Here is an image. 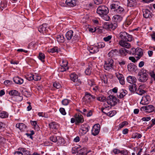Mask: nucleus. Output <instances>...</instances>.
Here are the masks:
<instances>
[{"mask_svg":"<svg viewBox=\"0 0 155 155\" xmlns=\"http://www.w3.org/2000/svg\"><path fill=\"white\" fill-rule=\"evenodd\" d=\"M120 3L118 2H115L111 4L110 5L111 9L116 14L122 15L124 13V9L119 5Z\"/></svg>","mask_w":155,"mask_h":155,"instance_id":"obj_1","label":"nucleus"},{"mask_svg":"<svg viewBox=\"0 0 155 155\" xmlns=\"http://www.w3.org/2000/svg\"><path fill=\"white\" fill-rule=\"evenodd\" d=\"M65 36L68 40H71L72 41H78L79 38L78 35L74 33L73 31L72 30H70L67 32Z\"/></svg>","mask_w":155,"mask_h":155,"instance_id":"obj_2","label":"nucleus"},{"mask_svg":"<svg viewBox=\"0 0 155 155\" xmlns=\"http://www.w3.org/2000/svg\"><path fill=\"white\" fill-rule=\"evenodd\" d=\"M119 101V99H117L116 97L113 95H109L107 98V104L112 106L115 105Z\"/></svg>","mask_w":155,"mask_h":155,"instance_id":"obj_3","label":"nucleus"},{"mask_svg":"<svg viewBox=\"0 0 155 155\" xmlns=\"http://www.w3.org/2000/svg\"><path fill=\"white\" fill-rule=\"evenodd\" d=\"M108 12V8L104 5L100 6L97 10V13L101 16L106 15Z\"/></svg>","mask_w":155,"mask_h":155,"instance_id":"obj_4","label":"nucleus"},{"mask_svg":"<svg viewBox=\"0 0 155 155\" xmlns=\"http://www.w3.org/2000/svg\"><path fill=\"white\" fill-rule=\"evenodd\" d=\"M119 36L123 41H130L132 40V36L125 31L120 32Z\"/></svg>","mask_w":155,"mask_h":155,"instance_id":"obj_5","label":"nucleus"},{"mask_svg":"<svg viewBox=\"0 0 155 155\" xmlns=\"http://www.w3.org/2000/svg\"><path fill=\"white\" fill-rule=\"evenodd\" d=\"M114 64L113 60L111 58H108L107 60L105 62L104 67L105 69L109 70L113 68Z\"/></svg>","mask_w":155,"mask_h":155,"instance_id":"obj_6","label":"nucleus"},{"mask_svg":"<svg viewBox=\"0 0 155 155\" xmlns=\"http://www.w3.org/2000/svg\"><path fill=\"white\" fill-rule=\"evenodd\" d=\"M95 96L91 95L87 92L85 93L84 96L83 98V101L86 103H90L92 101V100L95 99Z\"/></svg>","mask_w":155,"mask_h":155,"instance_id":"obj_7","label":"nucleus"},{"mask_svg":"<svg viewBox=\"0 0 155 155\" xmlns=\"http://www.w3.org/2000/svg\"><path fill=\"white\" fill-rule=\"evenodd\" d=\"M117 26V23H106L104 25V28L108 30H113L116 29Z\"/></svg>","mask_w":155,"mask_h":155,"instance_id":"obj_8","label":"nucleus"},{"mask_svg":"<svg viewBox=\"0 0 155 155\" xmlns=\"http://www.w3.org/2000/svg\"><path fill=\"white\" fill-rule=\"evenodd\" d=\"M71 80L74 82H77L76 84L77 85H79L81 84V81L78 79V77L77 75L75 73H72L70 75Z\"/></svg>","mask_w":155,"mask_h":155,"instance_id":"obj_9","label":"nucleus"},{"mask_svg":"<svg viewBox=\"0 0 155 155\" xmlns=\"http://www.w3.org/2000/svg\"><path fill=\"white\" fill-rule=\"evenodd\" d=\"M100 126L99 124H97L94 125L91 130L92 134L94 136L97 135L100 131Z\"/></svg>","mask_w":155,"mask_h":155,"instance_id":"obj_10","label":"nucleus"},{"mask_svg":"<svg viewBox=\"0 0 155 155\" xmlns=\"http://www.w3.org/2000/svg\"><path fill=\"white\" fill-rule=\"evenodd\" d=\"M143 16L145 18H152L153 16L152 13L148 9H143Z\"/></svg>","mask_w":155,"mask_h":155,"instance_id":"obj_11","label":"nucleus"},{"mask_svg":"<svg viewBox=\"0 0 155 155\" xmlns=\"http://www.w3.org/2000/svg\"><path fill=\"white\" fill-rule=\"evenodd\" d=\"M141 109L146 112L150 113L154 111L155 107L153 105H150L141 107Z\"/></svg>","mask_w":155,"mask_h":155,"instance_id":"obj_12","label":"nucleus"},{"mask_svg":"<svg viewBox=\"0 0 155 155\" xmlns=\"http://www.w3.org/2000/svg\"><path fill=\"white\" fill-rule=\"evenodd\" d=\"M47 24H43L42 25H40L38 28V30L41 33H46L48 32Z\"/></svg>","mask_w":155,"mask_h":155,"instance_id":"obj_13","label":"nucleus"},{"mask_svg":"<svg viewBox=\"0 0 155 155\" xmlns=\"http://www.w3.org/2000/svg\"><path fill=\"white\" fill-rule=\"evenodd\" d=\"M90 127L87 124H83L81 125L80 131L83 134H86L89 130Z\"/></svg>","mask_w":155,"mask_h":155,"instance_id":"obj_14","label":"nucleus"},{"mask_svg":"<svg viewBox=\"0 0 155 155\" xmlns=\"http://www.w3.org/2000/svg\"><path fill=\"white\" fill-rule=\"evenodd\" d=\"M63 63H64L59 68V71L61 72H64L66 71L68 69V67H67L68 62L67 61H62Z\"/></svg>","mask_w":155,"mask_h":155,"instance_id":"obj_15","label":"nucleus"},{"mask_svg":"<svg viewBox=\"0 0 155 155\" xmlns=\"http://www.w3.org/2000/svg\"><path fill=\"white\" fill-rule=\"evenodd\" d=\"M127 94V91L123 89L120 90L117 94V97L120 99L123 98Z\"/></svg>","mask_w":155,"mask_h":155,"instance_id":"obj_16","label":"nucleus"},{"mask_svg":"<svg viewBox=\"0 0 155 155\" xmlns=\"http://www.w3.org/2000/svg\"><path fill=\"white\" fill-rule=\"evenodd\" d=\"M107 107H105L104 108H101V111L104 113L107 116L110 117H112L114 116L116 113V112L115 110L110 111V112L106 113L105 111H104V110H106L107 109Z\"/></svg>","mask_w":155,"mask_h":155,"instance_id":"obj_17","label":"nucleus"},{"mask_svg":"<svg viewBox=\"0 0 155 155\" xmlns=\"http://www.w3.org/2000/svg\"><path fill=\"white\" fill-rule=\"evenodd\" d=\"M150 101V96L149 95H146L142 97L140 103L143 105H146L148 104Z\"/></svg>","mask_w":155,"mask_h":155,"instance_id":"obj_18","label":"nucleus"},{"mask_svg":"<svg viewBox=\"0 0 155 155\" xmlns=\"http://www.w3.org/2000/svg\"><path fill=\"white\" fill-rule=\"evenodd\" d=\"M75 118L76 120V124L80 123H82L84 121L83 116L80 114H76L75 116Z\"/></svg>","mask_w":155,"mask_h":155,"instance_id":"obj_19","label":"nucleus"},{"mask_svg":"<svg viewBox=\"0 0 155 155\" xmlns=\"http://www.w3.org/2000/svg\"><path fill=\"white\" fill-rule=\"evenodd\" d=\"M116 76L119 81L120 83L123 85L125 84L124 78L123 74H116Z\"/></svg>","mask_w":155,"mask_h":155,"instance_id":"obj_20","label":"nucleus"},{"mask_svg":"<svg viewBox=\"0 0 155 155\" xmlns=\"http://www.w3.org/2000/svg\"><path fill=\"white\" fill-rule=\"evenodd\" d=\"M126 41L120 40L119 41V43L121 46L128 48L130 47L131 45L130 43L126 42Z\"/></svg>","mask_w":155,"mask_h":155,"instance_id":"obj_21","label":"nucleus"},{"mask_svg":"<svg viewBox=\"0 0 155 155\" xmlns=\"http://www.w3.org/2000/svg\"><path fill=\"white\" fill-rule=\"evenodd\" d=\"M122 17L119 15H115L113 18V20L115 23L117 24L119 23L122 20Z\"/></svg>","mask_w":155,"mask_h":155,"instance_id":"obj_22","label":"nucleus"},{"mask_svg":"<svg viewBox=\"0 0 155 155\" xmlns=\"http://www.w3.org/2000/svg\"><path fill=\"white\" fill-rule=\"evenodd\" d=\"M7 5V1L6 0H0V11H2L6 8Z\"/></svg>","mask_w":155,"mask_h":155,"instance_id":"obj_23","label":"nucleus"},{"mask_svg":"<svg viewBox=\"0 0 155 155\" xmlns=\"http://www.w3.org/2000/svg\"><path fill=\"white\" fill-rule=\"evenodd\" d=\"M55 38L59 43H63L65 41V38L62 35H58L55 36Z\"/></svg>","mask_w":155,"mask_h":155,"instance_id":"obj_24","label":"nucleus"},{"mask_svg":"<svg viewBox=\"0 0 155 155\" xmlns=\"http://www.w3.org/2000/svg\"><path fill=\"white\" fill-rule=\"evenodd\" d=\"M88 49L89 50L90 52L92 54L96 53L99 50V48L97 47L94 46L89 47Z\"/></svg>","mask_w":155,"mask_h":155,"instance_id":"obj_25","label":"nucleus"},{"mask_svg":"<svg viewBox=\"0 0 155 155\" xmlns=\"http://www.w3.org/2000/svg\"><path fill=\"white\" fill-rule=\"evenodd\" d=\"M65 3L70 7L74 6L76 5V0H66Z\"/></svg>","mask_w":155,"mask_h":155,"instance_id":"obj_26","label":"nucleus"},{"mask_svg":"<svg viewBox=\"0 0 155 155\" xmlns=\"http://www.w3.org/2000/svg\"><path fill=\"white\" fill-rule=\"evenodd\" d=\"M13 80L15 83L19 84H21L23 82V80L18 77H14Z\"/></svg>","mask_w":155,"mask_h":155,"instance_id":"obj_27","label":"nucleus"},{"mask_svg":"<svg viewBox=\"0 0 155 155\" xmlns=\"http://www.w3.org/2000/svg\"><path fill=\"white\" fill-rule=\"evenodd\" d=\"M127 80L128 82L132 84L136 82V79L134 76H129L127 78Z\"/></svg>","mask_w":155,"mask_h":155,"instance_id":"obj_28","label":"nucleus"},{"mask_svg":"<svg viewBox=\"0 0 155 155\" xmlns=\"http://www.w3.org/2000/svg\"><path fill=\"white\" fill-rule=\"evenodd\" d=\"M49 127L51 129L56 130L59 127L58 124L55 122H52L49 124Z\"/></svg>","mask_w":155,"mask_h":155,"instance_id":"obj_29","label":"nucleus"},{"mask_svg":"<svg viewBox=\"0 0 155 155\" xmlns=\"http://www.w3.org/2000/svg\"><path fill=\"white\" fill-rule=\"evenodd\" d=\"M140 81L142 82H145L148 79V75H143L139 76Z\"/></svg>","mask_w":155,"mask_h":155,"instance_id":"obj_30","label":"nucleus"},{"mask_svg":"<svg viewBox=\"0 0 155 155\" xmlns=\"http://www.w3.org/2000/svg\"><path fill=\"white\" fill-rule=\"evenodd\" d=\"M9 94L12 96H20V94L18 91L15 90L10 91L8 93Z\"/></svg>","mask_w":155,"mask_h":155,"instance_id":"obj_31","label":"nucleus"},{"mask_svg":"<svg viewBox=\"0 0 155 155\" xmlns=\"http://www.w3.org/2000/svg\"><path fill=\"white\" fill-rule=\"evenodd\" d=\"M129 88L130 92L134 93L137 91L136 85L135 84H131L129 86Z\"/></svg>","mask_w":155,"mask_h":155,"instance_id":"obj_32","label":"nucleus"},{"mask_svg":"<svg viewBox=\"0 0 155 155\" xmlns=\"http://www.w3.org/2000/svg\"><path fill=\"white\" fill-rule=\"evenodd\" d=\"M136 67V66L133 63H130L127 65V68L129 71H134Z\"/></svg>","mask_w":155,"mask_h":155,"instance_id":"obj_33","label":"nucleus"},{"mask_svg":"<svg viewBox=\"0 0 155 155\" xmlns=\"http://www.w3.org/2000/svg\"><path fill=\"white\" fill-rule=\"evenodd\" d=\"M143 87V86L141 85H140L139 86V88L137 90L136 92V93L138 94L139 95H142L143 94L145 93V91L142 89V87Z\"/></svg>","mask_w":155,"mask_h":155,"instance_id":"obj_34","label":"nucleus"},{"mask_svg":"<svg viewBox=\"0 0 155 155\" xmlns=\"http://www.w3.org/2000/svg\"><path fill=\"white\" fill-rule=\"evenodd\" d=\"M119 53L122 56H125L128 54V50L122 48L119 50Z\"/></svg>","mask_w":155,"mask_h":155,"instance_id":"obj_35","label":"nucleus"},{"mask_svg":"<svg viewBox=\"0 0 155 155\" xmlns=\"http://www.w3.org/2000/svg\"><path fill=\"white\" fill-rule=\"evenodd\" d=\"M128 5L130 7H133L135 6L137 4L136 0H128Z\"/></svg>","mask_w":155,"mask_h":155,"instance_id":"obj_36","label":"nucleus"},{"mask_svg":"<svg viewBox=\"0 0 155 155\" xmlns=\"http://www.w3.org/2000/svg\"><path fill=\"white\" fill-rule=\"evenodd\" d=\"M135 55L137 56H142L143 54V51L142 49L139 48H137L136 49Z\"/></svg>","mask_w":155,"mask_h":155,"instance_id":"obj_37","label":"nucleus"},{"mask_svg":"<svg viewBox=\"0 0 155 155\" xmlns=\"http://www.w3.org/2000/svg\"><path fill=\"white\" fill-rule=\"evenodd\" d=\"M8 113L6 111H0V117L4 118H7L8 117Z\"/></svg>","mask_w":155,"mask_h":155,"instance_id":"obj_38","label":"nucleus"},{"mask_svg":"<svg viewBox=\"0 0 155 155\" xmlns=\"http://www.w3.org/2000/svg\"><path fill=\"white\" fill-rule=\"evenodd\" d=\"M148 75V72L147 70H145L143 69H142L140 70V72L138 73V75L141 76V75Z\"/></svg>","mask_w":155,"mask_h":155,"instance_id":"obj_39","label":"nucleus"},{"mask_svg":"<svg viewBox=\"0 0 155 155\" xmlns=\"http://www.w3.org/2000/svg\"><path fill=\"white\" fill-rule=\"evenodd\" d=\"M48 52L49 53H58V49L57 47H54L51 49L48 50Z\"/></svg>","mask_w":155,"mask_h":155,"instance_id":"obj_40","label":"nucleus"},{"mask_svg":"<svg viewBox=\"0 0 155 155\" xmlns=\"http://www.w3.org/2000/svg\"><path fill=\"white\" fill-rule=\"evenodd\" d=\"M38 58L42 62H44V59L45 58V56L44 54L41 52L39 53Z\"/></svg>","mask_w":155,"mask_h":155,"instance_id":"obj_41","label":"nucleus"},{"mask_svg":"<svg viewBox=\"0 0 155 155\" xmlns=\"http://www.w3.org/2000/svg\"><path fill=\"white\" fill-rule=\"evenodd\" d=\"M21 151L24 155H30V152L29 150L25 148H22L21 149Z\"/></svg>","mask_w":155,"mask_h":155,"instance_id":"obj_42","label":"nucleus"},{"mask_svg":"<svg viewBox=\"0 0 155 155\" xmlns=\"http://www.w3.org/2000/svg\"><path fill=\"white\" fill-rule=\"evenodd\" d=\"M151 77V83H152L153 81H155V74L153 71H152L149 73Z\"/></svg>","mask_w":155,"mask_h":155,"instance_id":"obj_43","label":"nucleus"},{"mask_svg":"<svg viewBox=\"0 0 155 155\" xmlns=\"http://www.w3.org/2000/svg\"><path fill=\"white\" fill-rule=\"evenodd\" d=\"M91 72V66H89L85 71V73L87 75H89Z\"/></svg>","mask_w":155,"mask_h":155,"instance_id":"obj_44","label":"nucleus"},{"mask_svg":"<svg viewBox=\"0 0 155 155\" xmlns=\"http://www.w3.org/2000/svg\"><path fill=\"white\" fill-rule=\"evenodd\" d=\"M64 141V139L61 138L60 137H57V143L58 144V145H61L63 143Z\"/></svg>","mask_w":155,"mask_h":155,"instance_id":"obj_45","label":"nucleus"},{"mask_svg":"<svg viewBox=\"0 0 155 155\" xmlns=\"http://www.w3.org/2000/svg\"><path fill=\"white\" fill-rule=\"evenodd\" d=\"M71 101L68 99H65L62 101V103L64 105H67L71 102Z\"/></svg>","mask_w":155,"mask_h":155,"instance_id":"obj_46","label":"nucleus"},{"mask_svg":"<svg viewBox=\"0 0 155 155\" xmlns=\"http://www.w3.org/2000/svg\"><path fill=\"white\" fill-rule=\"evenodd\" d=\"M128 124V123L126 121H124L122 122V123H120L119 126V128H123V127H124V126H126V125H127Z\"/></svg>","mask_w":155,"mask_h":155,"instance_id":"obj_47","label":"nucleus"},{"mask_svg":"<svg viewBox=\"0 0 155 155\" xmlns=\"http://www.w3.org/2000/svg\"><path fill=\"white\" fill-rule=\"evenodd\" d=\"M135 51L136 49L134 48H132L130 50H128V54L130 55H134L135 54Z\"/></svg>","mask_w":155,"mask_h":155,"instance_id":"obj_48","label":"nucleus"},{"mask_svg":"<svg viewBox=\"0 0 155 155\" xmlns=\"http://www.w3.org/2000/svg\"><path fill=\"white\" fill-rule=\"evenodd\" d=\"M112 38V35H108L107 37H104L103 38V40L106 42L109 41V43H110L111 42V41H110V40Z\"/></svg>","mask_w":155,"mask_h":155,"instance_id":"obj_49","label":"nucleus"},{"mask_svg":"<svg viewBox=\"0 0 155 155\" xmlns=\"http://www.w3.org/2000/svg\"><path fill=\"white\" fill-rule=\"evenodd\" d=\"M31 123L32 125H33L36 128L37 130L39 129V127L38 125L37 124V122L36 121H31Z\"/></svg>","mask_w":155,"mask_h":155,"instance_id":"obj_50","label":"nucleus"},{"mask_svg":"<svg viewBox=\"0 0 155 155\" xmlns=\"http://www.w3.org/2000/svg\"><path fill=\"white\" fill-rule=\"evenodd\" d=\"M50 140L54 142H56L57 141V137L55 136H52L50 137Z\"/></svg>","mask_w":155,"mask_h":155,"instance_id":"obj_51","label":"nucleus"},{"mask_svg":"<svg viewBox=\"0 0 155 155\" xmlns=\"http://www.w3.org/2000/svg\"><path fill=\"white\" fill-rule=\"evenodd\" d=\"M97 100L100 101L104 102V101H107V98L106 97L104 96H101L99 97H97Z\"/></svg>","mask_w":155,"mask_h":155,"instance_id":"obj_52","label":"nucleus"},{"mask_svg":"<svg viewBox=\"0 0 155 155\" xmlns=\"http://www.w3.org/2000/svg\"><path fill=\"white\" fill-rule=\"evenodd\" d=\"M34 75L30 74L26 77V79L28 81L32 80L34 79Z\"/></svg>","mask_w":155,"mask_h":155,"instance_id":"obj_53","label":"nucleus"},{"mask_svg":"<svg viewBox=\"0 0 155 155\" xmlns=\"http://www.w3.org/2000/svg\"><path fill=\"white\" fill-rule=\"evenodd\" d=\"M98 46L97 48H102L105 47V44L104 42H100L98 43V46Z\"/></svg>","mask_w":155,"mask_h":155,"instance_id":"obj_54","label":"nucleus"},{"mask_svg":"<svg viewBox=\"0 0 155 155\" xmlns=\"http://www.w3.org/2000/svg\"><path fill=\"white\" fill-rule=\"evenodd\" d=\"M131 23V22L130 21H127L123 24V27L124 28H125V27H128Z\"/></svg>","mask_w":155,"mask_h":155,"instance_id":"obj_55","label":"nucleus"},{"mask_svg":"<svg viewBox=\"0 0 155 155\" xmlns=\"http://www.w3.org/2000/svg\"><path fill=\"white\" fill-rule=\"evenodd\" d=\"M33 77V80L35 81H38V80H40L41 79L40 76L36 74H35V75H34Z\"/></svg>","mask_w":155,"mask_h":155,"instance_id":"obj_56","label":"nucleus"},{"mask_svg":"<svg viewBox=\"0 0 155 155\" xmlns=\"http://www.w3.org/2000/svg\"><path fill=\"white\" fill-rule=\"evenodd\" d=\"M88 84L89 85L91 86L92 87L94 86L95 84L94 81L92 80H89L88 81Z\"/></svg>","mask_w":155,"mask_h":155,"instance_id":"obj_57","label":"nucleus"},{"mask_svg":"<svg viewBox=\"0 0 155 155\" xmlns=\"http://www.w3.org/2000/svg\"><path fill=\"white\" fill-rule=\"evenodd\" d=\"M126 61L124 60H121L118 61L119 64L121 66L124 65L126 64Z\"/></svg>","mask_w":155,"mask_h":155,"instance_id":"obj_58","label":"nucleus"},{"mask_svg":"<svg viewBox=\"0 0 155 155\" xmlns=\"http://www.w3.org/2000/svg\"><path fill=\"white\" fill-rule=\"evenodd\" d=\"M23 94L27 97H28L30 96V94L26 91H23Z\"/></svg>","mask_w":155,"mask_h":155,"instance_id":"obj_59","label":"nucleus"},{"mask_svg":"<svg viewBox=\"0 0 155 155\" xmlns=\"http://www.w3.org/2000/svg\"><path fill=\"white\" fill-rule=\"evenodd\" d=\"M53 86L54 87L57 89L61 87L60 84L59 83L56 82H55L53 84Z\"/></svg>","mask_w":155,"mask_h":155,"instance_id":"obj_60","label":"nucleus"},{"mask_svg":"<svg viewBox=\"0 0 155 155\" xmlns=\"http://www.w3.org/2000/svg\"><path fill=\"white\" fill-rule=\"evenodd\" d=\"M38 115L40 117H47V114L43 112H39L38 114Z\"/></svg>","mask_w":155,"mask_h":155,"instance_id":"obj_61","label":"nucleus"},{"mask_svg":"<svg viewBox=\"0 0 155 155\" xmlns=\"http://www.w3.org/2000/svg\"><path fill=\"white\" fill-rule=\"evenodd\" d=\"M60 113L63 115H65L66 114V112L64 108H61L59 109Z\"/></svg>","mask_w":155,"mask_h":155,"instance_id":"obj_62","label":"nucleus"},{"mask_svg":"<svg viewBox=\"0 0 155 155\" xmlns=\"http://www.w3.org/2000/svg\"><path fill=\"white\" fill-rule=\"evenodd\" d=\"M12 81L9 80H6L4 82V84L5 85H10L12 84Z\"/></svg>","mask_w":155,"mask_h":155,"instance_id":"obj_63","label":"nucleus"},{"mask_svg":"<svg viewBox=\"0 0 155 155\" xmlns=\"http://www.w3.org/2000/svg\"><path fill=\"white\" fill-rule=\"evenodd\" d=\"M120 153L123 155H127L128 154V151L127 150H125L120 151Z\"/></svg>","mask_w":155,"mask_h":155,"instance_id":"obj_64","label":"nucleus"}]
</instances>
